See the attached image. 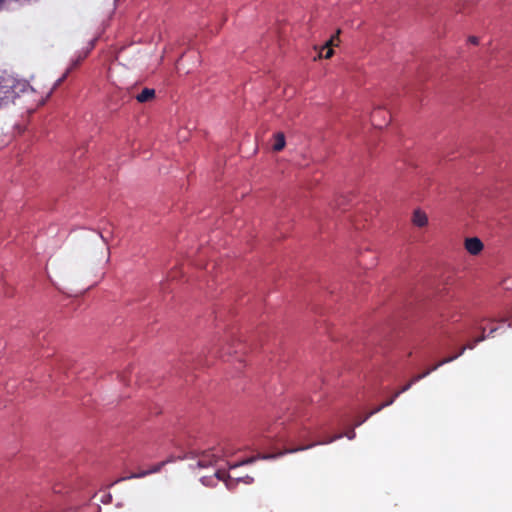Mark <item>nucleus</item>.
I'll use <instances>...</instances> for the list:
<instances>
[{
    "label": "nucleus",
    "mask_w": 512,
    "mask_h": 512,
    "mask_svg": "<svg viewBox=\"0 0 512 512\" xmlns=\"http://www.w3.org/2000/svg\"><path fill=\"white\" fill-rule=\"evenodd\" d=\"M30 89L28 83L18 81L11 77H6L0 83V104L5 99H9L12 95H19L21 92H26Z\"/></svg>",
    "instance_id": "1"
},
{
    "label": "nucleus",
    "mask_w": 512,
    "mask_h": 512,
    "mask_svg": "<svg viewBox=\"0 0 512 512\" xmlns=\"http://www.w3.org/2000/svg\"><path fill=\"white\" fill-rule=\"evenodd\" d=\"M215 475L219 480H222L225 482L226 487L228 489H233L234 486L240 482L245 483V484H251L254 480L251 476H248V475L245 477H239V478H232L231 476H229V475L226 476L224 473H221V472H217Z\"/></svg>",
    "instance_id": "2"
},
{
    "label": "nucleus",
    "mask_w": 512,
    "mask_h": 512,
    "mask_svg": "<svg viewBox=\"0 0 512 512\" xmlns=\"http://www.w3.org/2000/svg\"><path fill=\"white\" fill-rule=\"evenodd\" d=\"M464 247L470 255L477 256L483 251L484 244L478 237H468L464 240Z\"/></svg>",
    "instance_id": "3"
},
{
    "label": "nucleus",
    "mask_w": 512,
    "mask_h": 512,
    "mask_svg": "<svg viewBox=\"0 0 512 512\" xmlns=\"http://www.w3.org/2000/svg\"><path fill=\"white\" fill-rule=\"evenodd\" d=\"M340 33V30L337 31L336 35L332 36L321 48L318 53L319 58H325L329 59L333 56V46H337L339 43L338 35Z\"/></svg>",
    "instance_id": "4"
},
{
    "label": "nucleus",
    "mask_w": 512,
    "mask_h": 512,
    "mask_svg": "<svg viewBox=\"0 0 512 512\" xmlns=\"http://www.w3.org/2000/svg\"><path fill=\"white\" fill-rule=\"evenodd\" d=\"M411 223L418 228H424L429 224L428 214L422 208H415L412 211Z\"/></svg>",
    "instance_id": "5"
},
{
    "label": "nucleus",
    "mask_w": 512,
    "mask_h": 512,
    "mask_svg": "<svg viewBox=\"0 0 512 512\" xmlns=\"http://www.w3.org/2000/svg\"><path fill=\"white\" fill-rule=\"evenodd\" d=\"M221 455L219 453H216L215 451H206L203 452L198 460V466L199 467H208L213 464H215L219 459Z\"/></svg>",
    "instance_id": "6"
},
{
    "label": "nucleus",
    "mask_w": 512,
    "mask_h": 512,
    "mask_svg": "<svg viewBox=\"0 0 512 512\" xmlns=\"http://www.w3.org/2000/svg\"><path fill=\"white\" fill-rule=\"evenodd\" d=\"M274 144H273V150L276 152H279L284 149L286 145V139L285 135L282 132H277L273 136Z\"/></svg>",
    "instance_id": "7"
},
{
    "label": "nucleus",
    "mask_w": 512,
    "mask_h": 512,
    "mask_svg": "<svg viewBox=\"0 0 512 512\" xmlns=\"http://www.w3.org/2000/svg\"><path fill=\"white\" fill-rule=\"evenodd\" d=\"M315 444H312V445H309V446H306V447H300V448H296V449H288V450H285L284 452H281L279 454H270V455H262V456H259L260 459H264V460H268V459H274L278 456H281V455H284V454H288V453H294V452H297V451H302V450H306L308 448H311L313 447Z\"/></svg>",
    "instance_id": "8"
},
{
    "label": "nucleus",
    "mask_w": 512,
    "mask_h": 512,
    "mask_svg": "<svg viewBox=\"0 0 512 512\" xmlns=\"http://www.w3.org/2000/svg\"><path fill=\"white\" fill-rule=\"evenodd\" d=\"M155 95L154 89L145 88L140 94L136 96L139 102H146L151 100Z\"/></svg>",
    "instance_id": "9"
},
{
    "label": "nucleus",
    "mask_w": 512,
    "mask_h": 512,
    "mask_svg": "<svg viewBox=\"0 0 512 512\" xmlns=\"http://www.w3.org/2000/svg\"><path fill=\"white\" fill-rule=\"evenodd\" d=\"M474 345H475V343H474V344H469V345H467V346L462 347V349L460 350V352H459L457 355H455V356H453V357H449V358L444 359V360H443V361H441L439 364H437L436 366H434V367L431 369V371L436 370L438 367H440L441 365H443V364H445V363H449V362L453 361L454 359H456L457 357H459L460 355H462L466 349H473V348H474Z\"/></svg>",
    "instance_id": "10"
},
{
    "label": "nucleus",
    "mask_w": 512,
    "mask_h": 512,
    "mask_svg": "<svg viewBox=\"0 0 512 512\" xmlns=\"http://www.w3.org/2000/svg\"><path fill=\"white\" fill-rule=\"evenodd\" d=\"M429 373H430V371H427V372H425V373H423V374H420V375H417L416 377H414V379H413L410 383H408L407 385H405V386H404L400 391H398V392L395 394V397H398L402 392L407 391V390L411 387L412 383H414V382H416V381H419L420 379H422V378L426 377Z\"/></svg>",
    "instance_id": "11"
},
{
    "label": "nucleus",
    "mask_w": 512,
    "mask_h": 512,
    "mask_svg": "<svg viewBox=\"0 0 512 512\" xmlns=\"http://www.w3.org/2000/svg\"><path fill=\"white\" fill-rule=\"evenodd\" d=\"M147 475H150V471L149 470H142L139 473L131 474L130 476L125 477V478H121L120 480L142 478V477H145Z\"/></svg>",
    "instance_id": "12"
},
{
    "label": "nucleus",
    "mask_w": 512,
    "mask_h": 512,
    "mask_svg": "<svg viewBox=\"0 0 512 512\" xmlns=\"http://www.w3.org/2000/svg\"><path fill=\"white\" fill-rule=\"evenodd\" d=\"M164 464H165V462L154 465L151 469H149L150 474L159 472L161 470V468L164 466Z\"/></svg>",
    "instance_id": "13"
},
{
    "label": "nucleus",
    "mask_w": 512,
    "mask_h": 512,
    "mask_svg": "<svg viewBox=\"0 0 512 512\" xmlns=\"http://www.w3.org/2000/svg\"><path fill=\"white\" fill-rule=\"evenodd\" d=\"M468 42L473 44V45H478L479 44V39H478V37L472 35V36L468 37Z\"/></svg>",
    "instance_id": "14"
},
{
    "label": "nucleus",
    "mask_w": 512,
    "mask_h": 512,
    "mask_svg": "<svg viewBox=\"0 0 512 512\" xmlns=\"http://www.w3.org/2000/svg\"><path fill=\"white\" fill-rule=\"evenodd\" d=\"M395 398L396 397L394 396L393 398L388 399V401L386 403H384L383 405H381L380 407L377 408V411H380L385 406L391 405L394 402Z\"/></svg>",
    "instance_id": "15"
},
{
    "label": "nucleus",
    "mask_w": 512,
    "mask_h": 512,
    "mask_svg": "<svg viewBox=\"0 0 512 512\" xmlns=\"http://www.w3.org/2000/svg\"><path fill=\"white\" fill-rule=\"evenodd\" d=\"M341 437H342V435H337V436H335V437L331 438V439H330V440H328V441H325V442H318L317 444H326V443H331V442L335 441L336 439H340Z\"/></svg>",
    "instance_id": "16"
},
{
    "label": "nucleus",
    "mask_w": 512,
    "mask_h": 512,
    "mask_svg": "<svg viewBox=\"0 0 512 512\" xmlns=\"http://www.w3.org/2000/svg\"><path fill=\"white\" fill-rule=\"evenodd\" d=\"M346 436H347L349 439H353V438L355 437V433H354V431H351V432H350V433H348Z\"/></svg>",
    "instance_id": "17"
},
{
    "label": "nucleus",
    "mask_w": 512,
    "mask_h": 512,
    "mask_svg": "<svg viewBox=\"0 0 512 512\" xmlns=\"http://www.w3.org/2000/svg\"><path fill=\"white\" fill-rule=\"evenodd\" d=\"M66 75H64L62 78H60L54 85V87H57L62 81L63 79L65 78Z\"/></svg>",
    "instance_id": "18"
},
{
    "label": "nucleus",
    "mask_w": 512,
    "mask_h": 512,
    "mask_svg": "<svg viewBox=\"0 0 512 512\" xmlns=\"http://www.w3.org/2000/svg\"><path fill=\"white\" fill-rule=\"evenodd\" d=\"M254 461V458H250L246 461H243L241 464H248V463H252Z\"/></svg>",
    "instance_id": "19"
},
{
    "label": "nucleus",
    "mask_w": 512,
    "mask_h": 512,
    "mask_svg": "<svg viewBox=\"0 0 512 512\" xmlns=\"http://www.w3.org/2000/svg\"><path fill=\"white\" fill-rule=\"evenodd\" d=\"M483 340H484V338H483V337H482V338H479V339H476V340H475V343L480 342V341H483Z\"/></svg>",
    "instance_id": "20"
},
{
    "label": "nucleus",
    "mask_w": 512,
    "mask_h": 512,
    "mask_svg": "<svg viewBox=\"0 0 512 512\" xmlns=\"http://www.w3.org/2000/svg\"><path fill=\"white\" fill-rule=\"evenodd\" d=\"M378 412L377 409L375 411H372L370 414H368V417H371L372 414Z\"/></svg>",
    "instance_id": "21"
},
{
    "label": "nucleus",
    "mask_w": 512,
    "mask_h": 512,
    "mask_svg": "<svg viewBox=\"0 0 512 512\" xmlns=\"http://www.w3.org/2000/svg\"><path fill=\"white\" fill-rule=\"evenodd\" d=\"M2 4H3V0H0V8L2 7Z\"/></svg>",
    "instance_id": "22"
}]
</instances>
